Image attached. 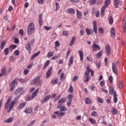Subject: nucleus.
Returning a JSON list of instances; mask_svg holds the SVG:
<instances>
[{
  "label": "nucleus",
  "instance_id": "nucleus-1",
  "mask_svg": "<svg viewBox=\"0 0 126 126\" xmlns=\"http://www.w3.org/2000/svg\"><path fill=\"white\" fill-rule=\"evenodd\" d=\"M20 96L15 97L13 101H11L12 97L9 96L7 100V102L5 104L4 108L7 109V112H10L13 109V107L15 104L18 102Z\"/></svg>",
  "mask_w": 126,
  "mask_h": 126
},
{
  "label": "nucleus",
  "instance_id": "nucleus-2",
  "mask_svg": "<svg viewBox=\"0 0 126 126\" xmlns=\"http://www.w3.org/2000/svg\"><path fill=\"white\" fill-rule=\"evenodd\" d=\"M87 70L85 73V76H84V78L86 79L84 80V82H88L89 81V79H90V76L89 74L90 72H91V76H93L94 75V71L92 70V69H90L89 66L87 67Z\"/></svg>",
  "mask_w": 126,
  "mask_h": 126
},
{
  "label": "nucleus",
  "instance_id": "nucleus-3",
  "mask_svg": "<svg viewBox=\"0 0 126 126\" xmlns=\"http://www.w3.org/2000/svg\"><path fill=\"white\" fill-rule=\"evenodd\" d=\"M34 31H35L34 23H31L28 27L27 32L28 35H32L34 33Z\"/></svg>",
  "mask_w": 126,
  "mask_h": 126
},
{
  "label": "nucleus",
  "instance_id": "nucleus-4",
  "mask_svg": "<svg viewBox=\"0 0 126 126\" xmlns=\"http://www.w3.org/2000/svg\"><path fill=\"white\" fill-rule=\"evenodd\" d=\"M24 91H23V88H19L18 89H17L14 93V94L16 96H17L18 97H20L23 94Z\"/></svg>",
  "mask_w": 126,
  "mask_h": 126
},
{
  "label": "nucleus",
  "instance_id": "nucleus-5",
  "mask_svg": "<svg viewBox=\"0 0 126 126\" xmlns=\"http://www.w3.org/2000/svg\"><path fill=\"white\" fill-rule=\"evenodd\" d=\"M32 84H37V85H41V79L40 76L35 77L32 80Z\"/></svg>",
  "mask_w": 126,
  "mask_h": 126
},
{
  "label": "nucleus",
  "instance_id": "nucleus-6",
  "mask_svg": "<svg viewBox=\"0 0 126 126\" xmlns=\"http://www.w3.org/2000/svg\"><path fill=\"white\" fill-rule=\"evenodd\" d=\"M17 79L15 78L10 84L9 86L11 87V91H13V90L14 89V88L15 87V86H16L17 85L18 83H17Z\"/></svg>",
  "mask_w": 126,
  "mask_h": 126
},
{
  "label": "nucleus",
  "instance_id": "nucleus-7",
  "mask_svg": "<svg viewBox=\"0 0 126 126\" xmlns=\"http://www.w3.org/2000/svg\"><path fill=\"white\" fill-rule=\"evenodd\" d=\"M112 69L113 72L116 74V75H118V69L116 66V63H113L112 64Z\"/></svg>",
  "mask_w": 126,
  "mask_h": 126
},
{
  "label": "nucleus",
  "instance_id": "nucleus-8",
  "mask_svg": "<svg viewBox=\"0 0 126 126\" xmlns=\"http://www.w3.org/2000/svg\"><path fill=\"white\" fill-rule=\"evenodd\" d=\"M114 4L116 8L119 7V5H123V2L119 0H114Z\"/></svg>",
  "mask_w": 126,
  "mask_h": 126
},
{
  "label": "nucleus",
  "instance_id": "nucleus-9",
  "mask_svg": "<svg viewBox=\"0 0 126 126\" xmlns=\"http://www.w3.org/2000/svg\"><path fill=\"white\" fill-rule=\"evenodd\" d=\"M3 75H6V68L5 66H3L1 68V71L0 73V77L3 76Z\"/></svg>",
  "mask_w": 126,
  "mask_h": 126
},
{
  "label": "nucleus",
  "instance_id": "nucleus-10",
  "mask_svg": "<svg viewBox=\"0 0 126 126\" xmlns=\"http://www.w3.org/2000/svg\"><path fill=\"white\" fill-rule=\"evenodd\" d=\"M122 27H124L123 31L126 33V16L124 17L123 23H122Z\"/></svg>",
  "mask_w": 126,
  "mask_h": 126
},
{
  "label": "nucleus",
  "instance_id": "nucleus-11",
  "mask_svg": "<svg viewBox=\"0 0 126 126\" xmlns=\"http://www.w3.org/2000/svg\"><path fill=\"white\" fill-rule=\"evenodd\" d=\"M43 14L40 13L38 19V23L40 26H42V25H43Z\"/></svg>",
  "mask_w": 126,
  "mask_h": 126
},
{
  "label": "nucleus",
  "instance_id": "nucleus-12",
  "mask_svg": "<svg viewBox=\"0 0 126 126\" xmlns=\"http://www.w3.org/2000/svg\"><path fill=\"white\" fill-rule=\"evenodd\" d=\"M25 106H26V102H22L19 105L17 109V110H21L23 109Z\"/></svg>",
  "mask_w": 126,
  "mask_h": 126
},
{
  "label": "nucleus",
  "instance_id": "nucleus-13",
  "mask_svg": "<svg viewBox=\"0 0 126 126\" xmlns=\"http://www.w3.org/2000/svg\"><path fill=\"white\" fill-rule=\"evenodd\" d=\"M109 94H110V95H115L116 94V91H114L113 86L109 87Z\"/></svg>",
  "mask_w": 126,
  "mask_h": 126
},
{
  "label": "nucleus",
  "instance_id": "nucleus-14",
  "mask_svg": "<svg viewBox=\"0 0 126 126\" xmlns=\"http://www.w3.org/2000/svg\"><path fill=\"white\" fill-rule=\"evenodd\" d=\"M52 70H53V67H50L46 73L47 78H49L52 75Z\"/></svg>",
  "mask_w": 126,
  "mask_h": 126
},
{
  "label": "nucleus",
  "instance_id": "nucleus-15",
  "mask_svg": "<svg viewBox=\"0 0 126 126\" xmlns=\"http://www.w3.org/2000/svg\"><path fill=\"white\" fill-rule=\"evenodd\" d=\"M40 51H37L36 53H34L31 57V61H34V59L38 56L40 55Z\"/></svg>",
  "mask_w": 126,
  "mask_h": 126
},
{
  "label": "nucleus",
  "instance_id": "nucleus-16",
  "mask_svg": "<svg viewBox=\"0 0 126 126\" xmlns=\"http://www.w3.org/2000/svg\"><path fill=\"white\" fill-rule=\"evenodd\" d=\"M93 28L94 31V33L97 34V22L96 21H93Z\"/></svg>",
  "mask_w": 126,
  "mask_h": 126
},
{
  "label": "nucleus",
  "instance_id": "nucleus-17",
  "mask_svg": "<svg viewBox=\"0 0 126 126\" xmlns=\"http://www.w3.org/2000/svg\"><path fill=\"white\" fill-rule=\"evenodd\" d=\"M98 44V41H97V40L94 41L92 48H100V46H99Z\"/></svg>",
  "mask_w": 126,
  "mask_h": 126
},
{
  "label": "nucleus",
  "instance_id": "nucleus-18",
  "mask_svg": "<svg viewBox=\"0 0 126 126\" xmlns=\"http://www.w3.org/2000/svg\"><path fill=\"white\" fill-rule=\"evenodd\" d=\"M112 37L115 38L116 37V33H115V28L112 27L110 31Z\"/></svg>",
  "mask_w": 126,
  "mask_h": 126
},
{
  "label": "nucleus",
  "instance_id": "nucleus-19",
  "mask_svg": "<svg viewBox=\"0 0 126 126\" xmlns=\"http://www.w3.org/2000/svg\"><path fill=\"white\" fill-rule=\"evenodd\" d=\"M108 20L109 23V24H110V25H112V24H113V23H114L113 16H108Z\"/></svg>",
  "mask_w": 126,
  "mask_h": 126
},
{
  "label": "nucleus",
  "instance_id": "nucleus-20",
  "mask_svg": "<svg viewBox=\"0 0 126 126\" xmlns=\"http://www.w3.org/2000/svg\"><path fill=\"white\" fill-rule=\"evenodd\" d=\"M66 102V97H62L58 101V104H62L63 103H65Z\"/></svg>",
  "mask_w": 126,
  "mask_h": 126
},
{
  "label": "nucleus",
  "instance_id": "nucleus-21",
  "mask_svg": "<svg viewBox=\"0 0 126 126\" xmlns=\"http://www.w3.org/2000/svg\"><path fill=\"white\" fill-rule=\"evenodd\" d=\"M38 92H39V89H36L32 94V97L34 99L36 96H37V94H38Z\"/></svg>",
  "mask_w": 126,
  "mask_h": 126
},
{
  "label": "nucleus",
  "instance_id": "nucleus-22",
  "mask_svg": "<svg viewBox=\"0 0 126 126\" xmlns=\"http://www.w3.org/2000/svg\"><path fill=\"white\" fill-rule=\"evenodd\" d=\"M50 98H51V95H48L46 96L42 100V103H46V102H48V101H49Z\"/></svg>",
  "mask_w": 126,
  "mask_h": 126
},
{
  "label": "nucleus",
  "instance_id": "nucleus-23",
  "mask_svg": "<svg viewBox=\"0 0 126 126\" xmlns=\"http://www.w3.org/2000/svg\"><path fill=\"white\" fill-rule=\"evenodd\" d=\"M65 78H66V77L64 76V73H62L60 77L61 81H63V80H65Z\"/></svg>",
  "mask_w": 126,
  "mask_h": 126
},
{
  "label": "nucleus",
  "instance_id": "nucleus-24",
  "mask_svg": "<svg viewBox=\"0 0 126 126\" xmlns=\"http://www.w3.org/2000/svg\"><path fill=\"white\" fill-rule=\"evenodd\" d=\"M77 11V17L78 19H81V16L82 15V13L79 11L78 10L76 9Z\"/></svg>",
  "mask_w": 126,
  "mask_h": 126
},
{
  "label": "nucleus",
  "instance_id": "nucleus-25",
  "mask_svg": "<svg viewBox=\"0 0 126 126\" xmlns=\"http://www.w3.org/2000/svg\"><path fill=\"white\" fill-rule=\"evenodd\" d=\"M32 112V107H30L24 111V113L26 114H30Z\"/></svg>",
  "mask_w": 126,
  "mask_h": 126
},
{
  "label": "nucleus",
  "instance_id": "nucleus-26",
  "mask_svg": "<svg viewBox=\"0 0 126 126\" xmlns=\"http://www.w3.org/2000/svg\"><path fill=\"white\" fill-rule=\"evenodd\" d=\"M49 64H50V61L48 60L44 63V65L42 68L43 70H44V69H46V68H47V66H48V65H49Z\"/></svg>",
  "mask_w": 126,
  "mask_h": 126
},
{
  "label": "nucleus",
  "instance_id": "nucleus-27",
  "mask_svg": "<svg viewBox=\"0 0 126 126\" xmlns=\"http://www.w3.org/2000/svg\"><path fill=\"white\" fill-rule=\"evenodd\" d=\"M49 64H50V61L48 60L44 63V65L42 68L43 70H44V69H46V68H47V66H48V65H49Z\"/></svg>",
  "mask_w": 126,
  "mask_h": 126
},
{
  "label": "nucleus",
  "instance_id": "nucleus-28",
  "mask_svg": "<svg viewBox=\"0 0 126 126\" xmlns=\"http://www.w3.org/2000/svg\"><path fill=\"white\" fill-rule=\"evenodd\" d=\"M78 53L80 56V60L82 62V61H83V52L82 51H79Z\"/></svg>",
  "mask_w": 126,
  "mask_h": 126
},
{
  "label": "nucleus",
  "instance_id": "nucleus-29",
  "mask_svg": "<svg viewBox=\"0 0 126 126\" xmlns=\"http://www.w3.org/2000/svg\"><path fill=\"white\" fill-rule=\"evenodd\" d=\"M105 8H106V7H105V6H103L101 9V12H100V14L101 15V17H103V16H104V13H105Z\"/></svg>",
  "mask_w": 126,
  "mask_h": 126
},
{
  "label": "nucleus",
  "instance_id": "nucleus-30",
  "mask_svg": "<svg viewBox=\"0 0 126 126\" xmlns=\"http://www.w3.org/2000/svg\"><path fill=\"white\" fill-rule=\"evenodd\" d=\"M68 13H70V14H74V9H72V8H69L67 9V10Z\"/></svg>",
  "mask_w": 126,
  "mask_h": 126
},
{
  "label": "nucleus",
  "instance_id": "nucleus-31",
  "mask_svg": "<svg viewBox=\"0 0 126 126\" xmlns=\"http://www.w3.org/2000/svg\"><path fill=\"white\" fill-rule=\"evenodd\" d=\"M89 122L92 124V125H96V120L92 118H89Z\"/></svg>",
  "mask_w": 126,
  "mask_h": 126
},
{
  "label": "nucleus",
  "instance_id": "nucleus-32",
  "mask_svg": "<svg viewBox=\"0 0 126 126\" xmlns=\"http://www.w3.org/2000/svg\"><path fill=\"white\" fill-rule=\"evenodd\" d=\"M13 120H14V117H10L8 119H6V120H5V123H11V122H12Z\"/></svg>",
  "mask_w": 126,
  "mask_h": 126
},
{
  "label": "nucleus",
  "instance_id": "nucleus-33",
  "mask_svg": "<svg viewBox=\"0 0 126 126\" xmlns=\"http://www.w3.org/2000/svg\"><path fill=\"white\" fill-rule=\"evenodd\" d=\"M73 56H71L70 57V61H69V63H68V65L69 66H70V65H71V64H72L73 63Z\"/></svg>",
  "mask_w": 126,
  "mask_h": 126
},
{
  "label": "nucleus",
  "instance_id": "nucleus-34",
  "mask_svg": "<svg viewBox=\"0 0 126 126\" xmlns=\"http://www.w3.org/2000/svg\"><path fill=\"white\" fill-rule=\"evenodd\" d=\"M109 4H110V0H106L105 1L103 6H104V7H108Z\"/></svg>",
  "mask_w": 126,
  "mask_h": 126
},
{
  "label": "nucleus",
  "instance_id": "nucleus-35",
  "mask_svg": "<svg viewBox=\"0 0 126 126\" xmlns=\"http://www.w3.org/2000/svg\"><path fill=\"white\" fill-rule=\"evenodd\" d=\"M103 53V51L101 50L99 51L98 54L96 55V58L97 59H100L101 57H102V54Z\"/></svg>",
  "mask_w": 126,
  "mask_h": 126
},
{
  "label": "nucleus",
  "instance_id": "nucleus-36",
  "mask_svg": "<svg viewBox=\"0 0 126 126\" xmlns=\"http://www.w3.org/2000/svg\"><path fill=\"white\" fill-rule=\"evenodd\" d=\"M75 41V37L73 36L70 42L69 46H72V45H73V44H74V41Z\"/></svg>",
  "mask_w": 126,
  "mask_h": 126
},
{
  "label": "nucleus",
  "instance_id": "nucleus-37",
  "mask_svg": "<svg viewBox=\"0 0 126 126\" xmlns=\"http://www.w3.org/2000/svg\"><path fill=\"white\" fill-rule=\"evenodd\" d=\"M97 99L98 100V102L99 103H100V104H103L104 103V99H103V98L97 97Z\"/></svg>",
  "mask_w": 126,
  "mask_h": 126
},
{
  "label": "nucleus",
  "instance_id": "nucleus-38",
  "mask_svg": "<svg viewBox=\"0 0 126 126\" xmlns=\"http://www.w3.org/2000/svg\"><path fill=\"white\" fill-rule=\"evenodd\" d=\"M105 50H106V54L107 56H110V54H111V48H106Z\"/></svg>",
  "mask_w": 126,
  "mask_h": 126
},
{
  "label": "nucleus",
  "instance_id": "nucleus-39",
  "mask_svg": "<svg viewBox=\"0 0 126 126\" xmlns=\"http://www.w3.org/2000/svg\"><path fill=\"white\" fill-rule=\"evenodd\" d=\"M118 95L116 94L113 95L114 99L113 101L114 103H117L118 102Z\"/></svg>",
  "mask_w": 126,
  "mask_h": 126
},
{
  "label": "nucleus",
  "instance_id": "nucleus-40",
  "mask_svg": "<svg viewBox=\"0 0 126 126\" xmlns=\"http://www.w3.org/2000/svg\"><path fill=\"white\" fill-rule=\"evenodd\" d=\"M86 32L87 33V36H89L91 35V31L88 28L86 29Z\"/></svg>",
  "mask_w": 126,
  "mask_h": 126
},
{
  "label": "nucleus",
  "instance_id": "nucleus-41",
  "mask_svg": "<svg viewBox=\"0 0 126 126\" xmlns=\"http://www.w3.org/2000/svg\"><path fill=\"white\" fill-rule=\"evenodd\" d=\"M60 111V112H66V111H67V109L65 107L63 106Z\"/></svg>",
  "mask_w": 126,
  "mask_h": 126
},
{
  "label": "nucleus",
  "instance_id": "nucleus-42",
  "mask_svg": "<svg viewBox=\"0 0 126 126\" xmlns=\"http://www.w3.org/2000/svg\"><path fill=\"white\" fill-rule=\"evenodd\" d=\"M112 113L113 115H117L118 114V110L116 108H113Z\"/></svg>",
  "mask_w": 126,
  "mask_h": 126
},
{
  "label": "nucleus",
  "instance_id": "nucleus-43",
  "mask_svg": "<svg viewBox=\"0 0 126 126\" xmlns=\"http://www.w3.org/2000/svg\"><path fill=\"white\" fill-rule=\"evenodd\" d=\"M68 35V32L67 31H63V36L66 37Z\"/></svg>",
  "mask_w": 126,
  "mask_h": 126
},
{
  "label": "nucleus",
  "instance_id": "nucleus-44",
  "mask_svg": "<svg viewBox=\"0 0 126 126\" xmlns=\"http://www.w3.org/2000/svg\"><path fill=\"white\" fill-rule=\"evenodd\" d=\"M36 122V120H32L31 123L27 125V126H32Z\"/></svg>",
  "mask_w": 126,
  "mask_h": 126
},
{
  "label": "nucleus",
  "instance_id": "nucleus-45",
  "mask_svg": "<svg viewBox=\"0 0 126 126\" xmlns=\"http://www.w3.org/2000/svg\"><path fill=\"white\" fill-rule=\"evenodd\" d=\"M70 93H73V87L72 85H70L68 90Z\"/></svg>",
  "mask_w": 126,
  "mask_h": 126
},
{
  "label": "nucleus",
  "instance_id": "nucleus-46",
  "mask_svg": "<svg viewBox=\"0 0 126 126\" xmlns=\"http://www.w3.org/2000/svg\"><path fill=\"white\" fill-rule=\"evenodd\" d=\"M47 56L48 57V58H51V57H53V56H54V52H49L48 54H47Z\"/></svg>",
  "mask_w": 126,
  "mask_h": 126
},
{
  "label": "nucleus",
  "instance_id": "nucleus-47",
  "mask_svg": "<svg viewBox=\"0 0 126 126\" xmlns=\"http://www.w3.org/2000/svg\"><path fill=\"white\" fill-rule=\"evenodd\" d=\"M89 3L91 5H94L96 3V0H90Z\"/></svg>",
  "mask_w": 126,
  "mask_h": 126
},
{
  "label": "nucleus",
  "instance_id": "nucleus-48",
  "mask_svg": "<svg viewBox=\"0 0 126 126\" xmlns=\"http://www.w3.org/2000/svg\"><path fill=\"white\" fill-rule=\"evenodd\" d=\"M9 59V60L11 61V62H15V58H14V56H13V55L11 56Z\"/></svg>",
  "mask_w": 126,
  "mask_h": 126
},
{
  "label": "nucleus",
  "instance_id": "nucleus-49",
  "mask_svg": "<svg viewBox=\"0 0 126 126\" xmlns=\"http://www.w3.org/2000/svg\"><path fill=\"white\" fill-rule=\"evenodd\" d=\"M86 104H91V100L88 97L86 98Z\"/></svg>",
  "mask_w": 126,
  "mask_h": 126
},
{
  "label": "nucleus",
  "instance_id": "nucleus-50",
  "mask_svg": "<svg viewBox=\"0 0 126 126\" xmlns=\"http://www.w3.org/2000/svg\"><path fill=\"white\" fill-rule=\"evenodd\" d=\"M58 81H59L58 79H53L51 81V83L52 84H55V83H57Z\"/></svg>",
  "mask_w": 126,
  "mask_h": 126
},
{
  "label": "nucleus",
  "instance_id": "nucleus-51",
  "mask_svg": "<svg viewBox=\"0 0 126 126\" xmlns=\"http://www.w3.org/2000/svg\"><path fill=\"white\" fill-rule=\"evenodd\" d=\"M91 116L92 117H96V116H98V113L96 111H93L91 114Z\"/></svg>",
  "mask_w": 126,
  "mask_h": 126
},
{
  "label": "nucleus",
  "instance_id": "nucleus-52",
  "mask_svg": "<svg viewBox=\"0 0 126 126\" xmlns=\"http://www.w3.org/2000/svg\"><path fill=\"white\" fill-rule=\"evenodd\" d=\"M68 100H72V98L73 97V94H69L67 96Z\"/></svg>",
  "mask_w": 126,
  "mask_h": 126
},
{
  "label": "nucleus",
  "instance_id": "nucleus-53",
  "mask_svg": "<svg viewBox=\"0 0 126 126\" xmlns=\"http://www.w3.org/2000/svg\"><path fill=\"white\" fill-rule=\"evenodd\" d=\"M6 42L5 41H2L1 42V45L0 48H3L4 47V46H5Z\"/></svg>",
  "mask_w": 126,
  "mask_h": 126
},
{
  "label": "nucleus",
  "instance_id": "nucleus-54",
  "mask_svg": "<svg viewBox=\"0 0 126 126\" xmlns=\"http://www.w3.org/2000/svg\"><path fill=\"white\" fill-rule=\"evenodd\" d=\"M98 32L99 33H100L101 34H103V33H104V30H103V29L102 28V27H99L98 28Z\"/></svg>",
  "mask_w": 126,
  "mask_h": 126
},
{
  "label": "nucleus",
  "instance_id": "nucleus-55",
  "mask_svg": "<svg viewBox=\"0 0 126 126\" xmlns=\"http://www.w3.org/2000/svg\"><path fill=\"white\" fill-rule=\"evenodd\" d=\"M109 82L110 83H113V76L112 75H110L109 77Z\"/></svg>",
  "mask_w": 126,
  "mask_h": 126
},
{
  "label": "nucleus",
  "instance_id": "nucleus-56",
  "mask_svg": "<svg viewBox=\"0 0 126 126\" xmlns=\"http://www.w3.org/2000/svg\"><path fill=\"white\" fill-rule=\"evenodd\" d=\"M59 57H60V55L58 54L57 56H54L52 57V60H57V59H58Z\"/></svg>",
  "mask_w": 126,
  "mask_h": 126
},
{
  "label": "nucleus",
  "instance_id": "nucleus-57",
  "mask_svg": "<svg viewBox=\"0 0 126 126\" xmlns=\"http://www.w3.org/2000/svg\"><path fill=\"white\" fill-rule=\"evenodd\" d=\"M71 102H72V100L68 99V101L67 102V105L68 107H69V106H70V105H71Z\"/></svg>",
  "mask_w": 126,
  "mask_h": 126
},
{
  "label": "nucleus",
  "instance_id": "nucleus-58",
  "mask_svg": "<svg viewBox=\"0 0 126 126\" xmlns=\"http://www.w3.org/2000/svg\"><path fill=\"white\" fill-rule=\"evenodd\" d=\"M119 88H120L121 89H122V88H123V82L122 81H119Z\"/></svg>",
  "mask_w": 126,
  "mask_h": 126
},
{
  "label": "nucleus",
  "instance_id": "nucleus-59",
  "mask_svg": "<svg viewBox=\"0 0 126 126\" xmlns=\"http://www.w3.org/2000/svg\"><path fill=\"white\" fill-rule=\"evenodd\" d=\"M19 34H20L21 35H22V36H23V35H24V31L22 29H20L19 30Z\"/></svg>",
  "mask_w": 126,
  "mask_h": 126
},
{
  "label": "nucleus",
  "instance_id": "nucleus-60",
  "mask_svg": "<svg viewBox=\"0 0 126 126\" xmlns=\"http://www.w3.org/2000/svg\"><path fill=\"white\" fill-rule=\"evenodd\" d=\"M13 55H15V56H18L19 55V51L15 50L13 53Z\"/></svg>",
  "mask_w": 126,
  "mask_h": 126
},
{
  "label": "nucleus",
  "instance_id": "nucleus-61",
  "mask_svg": "<svg viewBox=\"0 0 126 126\" xmlns=\"http://www.w3.org/2000/svg\"><path fill=\"white\" fill-rule=\"evenodd\" d=\"M87 60H88L89 62H93V58H92V57L91 56L87 57Z\"/></svg>",
  "mask_w": 126,
  "mask_h": 126
},
{
  "label": "nucleus",
  "instance_id": "nucleus-62",
  "mask_svg": "<svg viewBox=\"0 0 126 126\" xmlns=\"http://www.w3.org/2000/svg\"><path fill=\"white\" fill-rule=\"evenodd\" d=\"M65 115V112H61L59 113L58 117H63Z\"/></svg>",
  "mask_w": 126,
  "mask_h": 126
},
{
  "label": "nucleus",
  "instance_id": "nucleus-63",
  "mask_svg": "<svg viewBox=\"0 0 126 126\" xmlns=\"http://www.w3.org/2000/svg\"><path fill=\"white\" fill-rule=\"evenodd\" d=\"M101 90L103 92H104V93H108V90L106 89V88H102L101 89Z\"/></svg>",
  "mask_w": 126,
  "mask_h": 126
},
{
  "label": "nucleus",
  "instance_id": "nucleus-64",
  "mask_svg": "<svg viewBox=\"0 0 126 126\" xmlns=\"http://www.w3.org/2000/svg\"><path fill=\"white\" fill-rule=\"evenodd\" d=\"M4 52L5 53V55H8V54L9 53L8 52V48H5V49L4 51Z\"/></svg>",
  "mask_w": 126,
  "mask_h": 126
}]
</instances>
